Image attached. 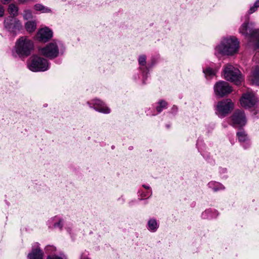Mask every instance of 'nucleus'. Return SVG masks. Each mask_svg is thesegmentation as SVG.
<instances>
[{
    "label": "nucleus",
    "instance_id": "nucleus-14",
    "mask_svg": "<svg viewBox=\"0 0 259 259\" xmlns=\"http://www.w3.org/2000/svg\"><path fill=\"white\" fill-rule=\"evenodd\" d=\"M249 80L251 84L259 85V66L256 67L252 70L251 74L249 77Z\"/></svg>",
    "mask_w": 259,
    "mask_h": 259
},
{
    "label": "nucleus",
    "instance_id": "nucleus-29",
    "mask_svg": "<svg viewBox=\"0 0 259 259\" xmlns=\"http://www.w3.org/2000/svg\"><path fill=\"white\" fill-rule=\"evenodd\" d=\"M47 259H66L65 256H63V257H60V256H56V255H51V256H49L47 258Z\"/></svg>",
    "mask_w": 259,
    "mask_h": 259
},
{
    "label": "nucleus",
    "instance_id": "nucleus-12",
    "mask_svg": "<svg viewBox=\"0 0 259 259\" xmlns=\"http://www.w3.org/2000/svg\"><path fill=\"white\" fill-rule=\"evenodd\" d=\"M53 36L52 31L48 27H45L40 29L36 34L37 39L41 42H46Z\"/></svg>",
    "mask_w": 259,
    "mask_h": 259
},
{
    "label": "nucleus",
    "instance_id": "nucleus-33",
    "mask_svg": "<svg viewBox=\"0 0 259 259\" xmlns=\"http://www.w3.org/2000/svg\"><path fill=\"white\" fill-rule=\"evenodd\" d=\"M143 187H144L145 189H149L150 188L149 186H146L145 185H143Z\"/></svg>",
    "mask_w": 259,
    "mask_h": 259
},
{
    "label": "nucleus",
    "instance_id": "nucleus-11",
    "mask_svg": "<svg viewBox=\"0 0 259 259\" xmlns=\"http://www.w3.org/2000/svg\"><path fill=\"white\" fill-rule=\"evenodd\" d=\"M214 91L215 95L223 97L230 94L232 91V89L227 82L220 81L214 85Z\"/></svg>",
    "mask_w": 259,
    "mask_h": 259
},
{
    "label": "nucleus",
    "instance_id": "nucleus-19",
    "mask_svg": "<svg viewBox=\"0 0 259 259\" xmlns=\"http://www.w3.org/2000/svg\"><path fill=\"white\" fill-rule=\"evenodd\" d=\"M18 8L14 4H10L9 6L8 12L14 17L18 15Z\"/></svg>",
    "mask_w": 259,
    "mask_h": 259
},
{
    "label": "nucleus",
    "instance_id": "nucleus-3",
    "mask_svg": "<svg viewBox=\"0 0 259 259\" xmlns=\"http://www.w3.org/2000/svg\"><path fill=\"white\" fill-rule=\"evenodd\" d=\"M33 49V42L27 36L20 37L16 42L15 50L20 56H28Z\"/></svg>",
    "mask_w": 259,
    "mask_h": 259
},
{
    "label": "nucleus",
    "instance_id": "nucleus-21",
    "mask_svg": "<svg viewBox=\"0 0 259 259\" xmlns=\"http://www.w3.org/2000/svg\"><path fill=\"white\" fill-rule=\"evenodd\" d=\"M237 135L239 142H245L246 141H247V136L244 131L238 132Z\"/></svg>",
    "mask_w": 259,
    "mask_h": 259
},
{
    "label": "nucleus",
    "instance_id": "nucleus-7",
    "mask_svg": "<svg viewBox=\"0 0 259 259\" xmlns=\"http://www.w3.org/2000/svg\"><path fill=\"white\" fill-rule=\"evenodd\" d=\"M4 25L5 28L14 35H16L17 32L22 28V25L20 21L12 17L5 18Z\"/></svg>",
    "mask_w": 259,
    "mask_h": 259
},
{
    "label": "nucleus",
    "instance_id": "nucleus-30",
    "mask_svg": "<svg viewBox=\"0 0 259 259\" xmlns=\"http://www.w3.org/2000/svg\"><path fill=\"white\" fill-rule=\"evenodd\" d=\"M5 13V9L2 5L0 4V17L4 16Z\"/></svg>",
    "mask_w": 259,
    "mask_h": 259
},
{
    "label": "nucleus",
    "instance_id": "nucleus-28",
    "mask_svg": "<svg viewBox=\"0 0 259 259\" xmlns=\"http://www.w3.org/2000/svg\"><path fill=\"white\" fill-rule=\"evenodd\" d=\"M34 2V0H18L19 4H28Z\"/></svg>",
    "mask_w": 259,
    "mask_h": 259
},
{
    "label": "nucleus",
    "instance_id": "nucleus-18",
    "mask_svg": "<svg viewBox=\"0 0 259 259\" xmlns=\"http://www.w3.org/2000/svg\"><path fill=\"white\" fill-rule=\"evenodd\" d=\"M34 9L36 11H40L41 13H49L52 11L49 8L46 7L40 4H35L34 6Z\"/></svg>",
    "mask_w": 259,
    "mask_h": 259
},
{
    "label": "nucleus",
    "instance_id": "nucleus-16",
    "mask_svg": "<svg viewBox=\"0 0 259 259\" xmlns=\"http://www.w3.org/2000/svg\"><path fill=\"white\" fill-rule=\"evenodd\" d=\"M25 26L27 32H33L36 28V22L35 21H29L25 23Z\"/></svg>",
    "mask_w": 259,
    "mask_h": 259
},
{
    "label": "nucleus",
    "instance_id": "nucleus-5",
    "mask_svg": "<svg viewBox=\"0 0 259 259\" xmlns=\"http://www.w3.org/2000/svg\"><path fill=\"white\" fill-rule=\"evenodd\" d=\"M50 64L48 61L38 56L31 57L28 63V68L33 72L45 71L49 69Z\"/></svg>",
    "mask_w": 259,
    "mask_h": 259
},
{
    "label": "nucleus",
    "instance_id": "nucleus-20",
    "mask_svg": "<svg viewBox=\"0 0 259 259\" xmlns=\"http://www.w3.org/2000/svg\"><path fill=\"white\" fill-rule=\"evenodd\" d=\"M158 227V224L155 220L151 219L148 222V228L151 231L155 232Z\"/></svg>",
    "mask_w": 259,
    "mask_h": 259
},
{
    "label": "nucleus",
    "instance_id": "nucleus-8",
    "mask_svg": "<svg viewBox=\"0 0 259 259\" xmlns=\"http://www.w3.org/2000/svg\"><path fill=\"white\" fill-rule=\"evenodd\" d=\"M234 103L230 99L220 101L217 105V113L221 117H224L233 110Z\"/></svg>",
    "mask_w": 259,
    "mask_h": 259
},
{
    "label": "nucleus",
    "instance_id": "nucleus-1",
    "mask_svg": "<svg viewBox=\"0 0 259 259\" xmlns=\"http://www.w3.org/2000/svg\"><path fill=\"white\" fill-rule=\"evenodd\" d=\"M240 48L238 39L234 36L223 39L215 48V55L233 56L238 53Z\"/></svg>",
    "mask_w": 259,
    "mask_h": 259
},
{
    "label": "nucleus",
    "instance_id": "nucleus-26",
    "mask_svg": "<svg viewBox=\"0 0 259 259\" xmlns=\"http://www.w3.org/2000/svg\"><path fill=\"white\" fill-rule=\"evenodd\" d=\"M139 63L141 65H145L146 64V57L144 55H142L139 57Z\"/></svg>",
    "mask_w": 259,
    "mask_h": 259
},
{
    "label": "nucleus",
    "instance_id": "nucleus-9",
    "mask_svg": "<svg viewBox=\"0 0 259 259\" xmlns=\"http://www.w3.org/2000/svg\"><path fill=\"white\" fill-rule=\"evenodd\" d=\"M257 100L254 94L251 92L244 93L240 100L241 105L245 108H250L253 107Z\"/></svg>",
    "mask_w": 259,
    "mask_h": 259
},
{
    "label": "nucleus",
    "instance_id": "nucleus-10",
    "mask_svg": "<svg viewBox=\"0 0 259 259\" xmlns=\"http://www.w3.org/2000/svg\"><path fill=\"white\" fill-rule=\"evenodd\" d=\"M231 124L235 127H240L245 125L246 119L244 112L240 110H236L231 117Z\"/></svg>",
    "mask_w": 259,
    "mask_h": 259
},
{
    "label": "nucleus",
    "instance_id": "nucleus-25",
    "mask_svg": "<svg viewBox=\"0 0 259 259\" xmlns=\"http://www.w3.org/2000/svg\"><path fill=\"white\" fill-rule=\"evenodd\" d=\"M203 73L207 76H213L215 75V72L210 68H207L203 70Z\"/></svg>",
    "mask_w": 259,
    "mask_h": 259
},
{
    "label": "nucleus",
    "instance_id": "nucleus-4",
    "mask_svg": "<svg viewBox=\"0 0 259 259\" xmlns=\"http://www.w3.org/2000/svg\"><path fill=\"white\" fill-rule=\"evenodd\" d=\"M224 76L226 80L233 82L237 85L240 84L243 80L239 69L230 64H227L225 66Z\"/></svg>",
    "mask_w": 259,
    "mask_h": 259
},
{
    "label": "nucleus",
    "instance_id": "nucleus-24",
    "mask_svg": "<svg viewBox=\"0 0 259 259\" xmlns=\"http://www.w3.org/2000/svg\"><path fill=\"white\" fill-rule=\"evenodd\" d=\"M167 106V103L163 101L159 102V106L156 108L158 112H160L164 108H165Z\"/></svg>",
    "mask_w": 259,
    "mask_h": 259
},
{
    "label": "nucleus",
    "instance_id": "nucleus-23",
    "mask_svg": "<svg viewBox=\"0 0 259 259\" xmlns=\"http://www.w3.org/2000/svg\"><path fill=\"white\" fill-rule=\"evenodd\" d=\"M23 17L24 19L28 20L29 19L32 18V12L29 10H26L24 11L23 14Z\"/></svg>",
    "mask_w": 259,
    "mask_h": 259
},
{
    "label": "nucleus",
    "instance_id": "nucleus-2",
    "mask_svg": "<svg viewBox=\"0 0 259 259\" xmlns=\"http://www.w3.org/2000/svg\"><path fill=\"white\" fill-rule=\"evenodd\" d=\"M239 31L252 41L256 48H259V29H254L252 23L246 20L241 25Z\"/></svg>",
    "mask_w": 259,
    "mask_h": 259
},
{
    "label": "nucleus",
    "instance_id": "nucleus-22",
    "mask_svg": "<svg viewBox=\"0 0 259 259\" xmlns=\"http://www.w3.org/2000/svg\"><path fill=\"white\" fill-rule=\"evenodd\" d=\"M259 8V0H257L255 2V3L253 4V6H251L249 11L248 13L249 14H251L254 12H255L257 9Z\"/></svg>",
    "mask_w": 259,
    "mask_h": 259
},
{
    "label": "nucleus",
    "instance_id": "nucleus-17",
    "mask_svg": "<svg viewBox=\"0 0 259 259\" xmlns=\"http://www.w3.org/2000/svg\"><path fill=\"white\" fill-rule=\"evenodd\" d=\"M208 186L215 192L224 189V186L221 184L214 181H211L208 183Z\"/></svg>",
    "mask_w": 259,
    "mask_h": 259
},
{
    "label": "nucleus",
    "instance_id": "nucleus-13",
    "mask_svg": "<svg viewBox=\"0 0 259 259\" xmlns=\"http://www.w3.org/2000/svg\"><path fill=\"white\" fill-rule=\"evenodd\" d=\"M93 108L97 111L103 113H109L110 109L106 106L104 103L100 100L95 99L93 101Z\"/></svg>",
    "mask_w": 259,
    "mask_h": 259
},
{
    "label": "nucleus",
    "instance_id": "nucleus-15",
    "mask_svg": "<svg viewBox=\"0 0 259 259\" xmlns=\"http://www.w3.org/2000/svg\"><path fill=\"white\" fill-rule=\"evenodd\" d=\"M43 252L39 248L32 249L31 252L28 254L29 259H42Z\"/></svg>",
    "mask_w": 259,
    "mask_h": 259
},
{
    "label": "nucleus",
    "instance_id": "nucleus-31",
    "mask_svg": "<svg viewBox=\"0 0 259 259\" xmlns=\"http://www.w3.org/2000/svg\"><path fill=\"white\" fill-rule=\"evenodd\" d=\"M253 60L256 63H259V53H256L253 57Z\"/></svg>",
    "mask_w": 259,
    "mask_h": 259
},
{
    "label": "nucleus",
    "instance_id": "nucleus-6",
    "mask_svg": "<svg viewBox=\"0 0 259 259\" xmlns=\"http://www.w3.org/2000/svg\"><path fill=\"white\" fill-rule=\"evenodd\" d=\"M39 53L50 59L57 57L60 54L59 49L56 42H51L45 47L39 49Z\"/></svg>",
    "mask_w": 259,
    "mask_h": 259
},
{
    "label": "nucleus",
    "instance_id": "nucleus-27",
    "mask_svg": "<svg viewBox=\"0 0 259 259\" xmlns=\"http://www.w3.org/2000/svg\"><path fill=\"white\" fill-rule=\"evenodd\" d=\"M63 225V221L62 220H59L58 222L54 224L55 228H58L59 229H61Z\"/></svg>",
    "mask_w": 259,
    "mask_h": 259
},
{
    "label": "nucleus",
    "instance_id": "nucleus-32",
    "mask_svg": "<svg viewBox=\"0 0 259 259\" xmlns=\"http://www.w3.org/2000/svg\"><path fill=\"white\" fill-rule=\"evenodd\" d=\"M12 0H1V2L4 4H7L11 2Z\"/></svg>",
    "mask_w": 259,
    "mask_h": 259
}]
</instances>
